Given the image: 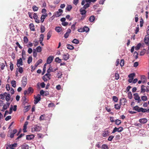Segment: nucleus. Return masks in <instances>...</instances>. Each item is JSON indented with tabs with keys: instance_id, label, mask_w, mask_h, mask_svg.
I'll use <instances>...</instances> for the list:
<instances>
[{
	"instance_id": "69168bd1",
	"label": "nucleus",
	"mask_w": 149,
	"mask_h": 149,
	"mask_svg": "<svg viewBox=\"0 0 149 149\" xmlns=\"http://www.w3.org/2000/svg\"><path fill=\"white\" fill-rule=\"evenodd\" d=\"M18 71L20 73H22L23 72V68L22 67L19 66L18 67Z\"/></svg>"
},
{
	"instance_id": "c85d7f7f",
	"label": "nucleus",
	"mask_w": 149,
	"mask_h": 149,
	"mask_svg": "<svg viewBox=\"0 0 149 149\" xmlns=\"http://www.w3.org/2000/svg\"><path fill=\"white\" fill-rule=\"evenodd\" d=\"M28 39L27 38V37L26 36H25L23 38V41L24 42L25 44H27L28 42Z\"/></svg>"
},
{
	"instance_id": "603ef678",
	"label": "nucleus",
	"mask_w": 149,
	"mask_h": 149,
	"mask_svg": "<svg viewBox=\"0 0 149 149\" xmlns=\"http://www.w3.org/2000/svg\"><path fill=\"white\" fill-rule=\"evenodd\" d=\"M124 61L123 59H121L120 63V65L121 67L124 65Z\"/></svg>"
},
{
	"instance_id": "774afa93",
	"label": "nucleus",
	"mask_w": 149,
	"mask_h": 149,
	"mask_svg": "<svg viewBox=\"0 0 149 149\" xmlns=\"http://www.w3.org/2000/svg\"><path fill=\"white\" fill-rule=\"evenodd\" d=\"M54 104L53 103H51L49 104L48 106L49 107H53L54 106Z\"/></svg>"
},
{
	"instance_id": "5fc2aeb1",
	"label": "nucleus",
	"mask_w": 149,
	"mask_h": 149,
	"mask_svg": "<svg viewBox=\"0 0 149 149\" xmlns=\"http://www.w3.org/2000/svg\"><path fill=\"white\" fill-rule=\"evenodd\" d=\"M32 60V58L31 56H29L28 59L27 61V63L28 64H30Z\"/></svg>"
},
{
	"instance_id": "a19ab883",
	"label": "nucleus",
	"mask_w": 149,
	"mask_h": 149,
	"mask_svg": "<svg viewBox=\"0 0 149 149\" xmlns=\"http://www.w3.org/2000/svg\"><path fill=\"white\" fill-rule=\"evenodd\" d=\"M55 30L58 32H60L62 30V29L60 27H56L55 28Z\"/></svg>"
},
{
	"instance_id": "39448f33",
	"label": "nucleus",
	"mask_w": 149,
	"mask_h": 149,
	"mask_svg": "<svg viewBox=\"0 0 149 149\" xmlns=\"http://www.w3.org/2000/svg\"><path fill=\"white\" fill-rule=\"evenodd\" d=\"M134 98L136 100L138 101V103H140L141 101V100L140 99V97L138 93H135L134 94Z\"/></svg>"
},
{
	"instance_id": "58836bf2",
	"label": "nucleus",
	"mask_w": 149,
	"mask_h": 149,
	"mask_svg": "<svg viewBox=\"0 0 149 149\" xmlns=\"http://www.w3.org/2000/svg\"><path fill=\"white\" fill-rule=\"evenodd\" d=\"M138 54L136 52H135L134 53V55L135 59H137L138 58Z\"/></svg>"
},
{
	"instance_id": "680f3d73",
	"label": "nucleus",
	"mask_w": 149,
	"mask_h": 149,
	"mask_svg": "<svg viewBox=\"0 0 149 149\" xmlns=\"http://www.w3.org/2000/svg\"><path fill=\"white\" fill-rule=\"evenodd\" d=\"M45 93V92L43 90H41L40 92V95H41L43 96H44Z\"/></svg>"
},
{
	"instance_id": "a878e982",
	"label": "nucleus",
	"mask_w": 149,
	"mask_h": 149,
	"mask_svg": "<svg viewBox=\"0 0 149 149\" xmlns=\"http://www.w3.org/2000/svg\"><path fill=\"white\" fill-rule=\"evenodd\" d=\"M67 47L68 49L70 50H72L74 49V47L72 45L70 44L67 45Z\"/></svg>"
},
{
	"instance_id": "aec40b11",
	"label": "nucleus",
	"mask_w": 149,
	"mask_h": 149,
	"mask_svg": "<svg viewBox=\"0 0 149 149\" xmlns=\"http://www.w3.org/2000/svg\"><path fill=\"white\" fill-rule=\"evenodd\" d=\"M81 14L82 15H86V11L85 9H82L81 8L80 10Z\"/></svg>"
},
{
	"instance_id": "72a5a7b5",
	"label": "nucleus",
	"mask_w": 149,
	"mask_h": 149,
	"mask_svg": "<svg viewBox=\"0 0 149 149\" xmlns=\"http://www.w3.org/2000/svg\"><path fill=\"white\" fill-rule=\"evenodd\" d=\"M31 108L30 106H27L25 107L24 111L25 112L28 111Z\"/></svg>"
},
{
	"instance_id": "79ce46f5",
	"label": "nucleus",
	"mask_w": 149,
	"mask_h": 149,
	"mask_svg": "<svg viewBox=\"0 0 149 149\" xmlns=\"http://www.w3.org/2000/svg\"><path fill=\"white\" fill-rule=\"evenodd\" d=\"M36 50L38 52H40L42 51V48L40 46H39L38 47L36 48Z\"/></svg>"
},
{
	"instance_id": "49530a36",
	"label": "nucleus",
	"mask_w": 149,
	"mask_h": 149,
	"mask_svg": "<svg viewBox=\"0 0 149 149\" xmlns=\"http://www.w3.org/2000/svg\"><path fill=\"white\" fill-rule=\"evenodd\" d=\"M54 15L56 17H58L60 16L61 15V14L59 13V12L57 11L54 13Z\"/></svg>"
},
{
	"instance_id": "f3484780",
	"label": "nucleus",
	"mask_w": 149,
	"mask_h": 149,
	"mask_svg": "<svg viewBox=\"0 0 149 149\" xmlns=\"http://www.w3.org/2000/svg\"><path fill=\"white\" fill-rule=\"evenodd\" d=\"M144 42L146 45L149 44V38L147 35H146L144 39Z\"/></svg>"
},
{
	"instance_id": "393cba45",
	"label": "nucleus",
	"mask_w": 149,
	"mask_h": 149,
	"mask_svg": "<svg viewBox=\"0 0 149 149\" xmlns=\"http://www.w3.org/2000/svg\"><path fill=\"white\" fill-rule=\"evenodd\" d=\"M44 37V35L43 34H42L40 35V38H39V42L40 43H41L42 42Z\"/></svg>"
},
{
	"instance_id": "13d9d810",
	"label": "nucleus",
	"mask_w": 149,
	"mask_h": 149,
	"mask_svg": "<svg viewBox=\"0 0 149 149\" xmlns=\"http://www.w3.org/2000/svg\"><path fill=\"white\" fill-rule=\"evenodd\" d=\"M113 100L115 102H117L118 101V98L117 97L115 96L113 97Z\"/></svg>"
},
{
	"instance_id": "c03bdc74",
	"label": "nucleus",
	"mask_w": 149,
	"mask_h": 149,
	"mask_svg": "<svg viewBox=\"0 0 149 149\" xmlns=\"http://www.w3.org/2000/svg\"><path fill=\"white\" fill-rule=\"evenodd\" d=\"M32 9L34 11H37L38 9V8L36 5H34L33 6Z\"/></svg>"
},
{
	"instance_id": "2eb2a0df",
	"label": "nucleus",
	"mask_w": 149,
	"mask_h": 149,
	"mask_svg": "<svg viewBox=\"0 0 149 149\" xmlns=\"http://www.w3.org/2000/svg\"><path fill=\"white\" fill-rule=\"evenodd\" d=\"M148 120L146 118H143L140 119L139 120V121L140 123L144 124L147 122Z\"/></svg>"
},
{
	"instance_id": "de8ad7c7",
	"label": "nucleus",
	"mask_w": 149,
	"mask_h": 149,
	"mask_svg": "<svg viewBox=\"0 0 149 149\" xmlns=\"http://www.w3.org/2000/svg\"><path fill=\"white\" fill-rule=\"evenodd\" d=\"M72 42L74 43H75V44H78L79 43V41L78 40H77L76 39H74V40L72 41Z\"/></svg>"
},
{
	"instance_id": "5701e85b",
	"label": "nucleus",
	"mask_w": 149,
	"mask_h": 149,
	"mask_svg": "<svg viewBox=\"0 0 149 149\" xmlns=\"http://www.w3.org/2000/svg\"><path fill=\"white\" fill-rule=\"evenodd\" d=\"M95 19V17L94 16L92 15L90 16L89 18V20L91 22H93Z\"/></svg>"
},
{
	"instance_id": "423d86ee",
	"label": "nucleus",
	"mask_w": 149,
	"mask_h": 149,
	"mask_svg": "<svg viewBox=\"0 0 149 149\" xmlns=\"http://www.w3.org/2000/svg\"><path fill=\"white\" fill-rule=\"evenodd\" d=\"M33 18L35 20V21L36 23H40V21L39 19V17L37 15V13H34Z\"/></svg>"
},
{
	"instance_id": "6e6d98bb",
	"label": "nucleus",
	"mask_w": 149,
	"mask_h": 149,
	"mask_svg": "<svg viewBox=\"0 0 149 149\" xmlns=\"http://www.w3.org/2000/svg\"><path fill=\"white\" fill-rule=\"evenodd\" d=\"M55 61L56 62H58V63H61V60L58 57H56L55 58Z\"/></svg>"
},
{
	"instance_id": "e433bc0d",
	"label": "nucleus",
	"mask_w": 149,
	"mask_h": 149,
	"mask_svg": "<svg viewBox=\"0 0 149 149\" xmlns=\"http://www.w3.org/2000/svg\"><path fill=\"white\" fill-rule=\"evenodd\" d=\"M83 29L84 32H87L89 31V28L86 26H84L83 27Z\"/></svg>"
},
{
	"instance_id": "c756f323",
	"label": "nucleus",
	"mask_w": 149,
	"mask_h": 149,
	"mask_svg": "<svg viewBox=\"0 0 149 149\" xmlns=\"http://www.w3.org/2000/svg\"><path fill=\"white\" fill-rule=\"evenodd\" d=\"M140 108L139 106H136L133 108V110L136 111L138 112H140L139 110H140Z\"/></svg>"
},
{
	"instance_id": "bb28decb",
	"label": "nucleus",
	"mask_w": 149,
	"mask_h": 149,
	"mask_svg": "<svg viewBox=\"0 0 149 149\" xmlns=\"http://www.w3.org/2000/svg\"><path fill=\"white\" fill-rule=\"evenodd\" d=\"M10 94H8L6 97V100L7 102H8L10 99Z\"/></svg>"
},
{
	"instance_id": "4be33fe9",
	"label": "nucleus",
	"mask_w": 149,
	"mask_h": 149,
	"mask_svg": "<svg viewBox=\"0 0 149 149\" xmlns=\"http://www.w3.org/2000/svg\"><path fill=\"white\" fill-rule=\"evenodd\" d=\"M22 100L23 102V103L24 104H25L26 103H27L26 96H23L22 97Z\"/></svg>"
},
{
	"instance_id": "1a4fd4ad",
	"label": "nucleus",
	"mask_w": 149,
	"mask_h": 149,
	"mask_svg": "<svg viewBox=\"0 0 149 149\" xmlns=\"http://www.w3.org/2000/svg\"><path fill=\"white\" fill-rule=\"evenodd\" d=\"M23 65V62L22 59V58H20L19 59L17 60V67H19L20 65Z\"/></svg>"
},
{
	"instance_id": "bf43d9fd",
	"label": "nucleus",
	"mask_w": 149,
	"mask_h": 149,
	"mask_svg": "<svg viewBox=\"0 0 149 149\" xmlns=\"http://www.w3.org/2000/svg\"><path fill=\"white\" fill-rule=\"evenodd\" d=\"M45 76L46 77L48 78V80H49L50 79V76H51V74L49 73H47L45 75Z\"/></svg>"
},
{
	"instance_id": "a211bd4d",
	"label": "nucleus",
	"mask_w": 149,
	"mask_h": 149,
	"mask_svg": "<svg viewBox=\"0 0 149 149\" xmlns=\"http://www.w3.org/2000/svg\"><path fill=\"white\" fill-rule=\"evenodd\" d=\"M30 29L31 31H34L35 30L34 26L33 23H31L29 25Z\"/></svg>"
},
{
	"instance_id": "f03ea898",
	"label": "nucleus",
	"mask_w": 149,
	"mask_h": 149,
	"mask_svg": "<svg viewBox=\"0 0 149 149\" xmlns=\"http://www.w3.org/2000/svg\"><path fill=\"white\" fill-rule=\"evenodd\" d=\"M33 89L32 87H29L28 88L27 90H25L24 91V95H26V94H32L33 93Z\"/></svg>"
},
{
	"instance_id": "0e129e2a",
	"label": "nucleus",
	"mask_w": 149,
	"mask_h": 149,
	"mask_svg": "<svg viewBox=\"0 0 149 149\" xmlns=\"http://www.w3.org/2000/svg\"><path fill=\"white\" fill-rule=\"evenodd\" d=\"M128 96L129 98L130 99H131L132 98V93L131 92H129V93H128Z\"/></svg>"
},
{
	"instance_id": "cd10ccee",
	"label": "nucleus",
	"mask_w": 149,
	"mask_h": 149,
	"mask_svg": "<svg viewBox=\"0 0 149 149\" xmlns=\"http://www.w3.org/2000/svg\"><path fill=\"white\" fill-rule=\"evenodd\" d=\"M11 84L12 86L15 88L16 86V82L15 80H13L11 81Z\"/></svg>"
},
{
	"instance_id": "e2e57ef3",
	"label": "nucleus",
	"mask_w": 149,
	"mask_h": 149,
	"mask_svg": "<svg viewBox=\"0 0 149 149\" xmlns=\"http://www.w3.org/2000/svg\"><path fill=\"white\" fill-rule=\"evenodd\" d=\"M10 68L11 71H12L13 70V64L11 62H10Z\"/></svg>"
},
{
	"instance_id": "f8f14e48",
	"label": "nucleus",
	"mask_w": 149,
	"mask_h": 149,
	"mask_svg": "<svg viewBox=\"0 0 149 149\" xmlns=\"http://www.w3.org/2000/svg\"><path fill=\"white\" fill-rule=\"evenodd\" d=\"M27 80V79L25 77H23L22 79V86H23L24 87L25 86L26 84Z\"/></svg>"
},
{
	"instance_id": "0eeeda50",
	"label": "nucleus",
	"mask_w": 149,
	"mask_h": 149,
	"mask_svg": "<svg viewBox=\"0 0 149 149\" xmlns=\"http://www.w3.org/2000/svg\"><path fill=\"white\" fill-rule=\"evenodd\" d=\"M54 58V57L52 56H50L48 57L47 60V63L50 64L51 63Z\"/></svg>"
},
{
	"instance_id": "dca6fc26",
	"label": "nucleus",
	"mask_w": 149,
	"mask_h": 149,
	"mask_svg": "<svg viewBox=\"0 0 149 149\" xmlns=\"http://www.w3.org/2000/svg\"><path fill=\"white\" fill-rule=\"evenodd\" d=\"M34 136L33 134L27 135L26 136V139L27 140H31L34 138Z\"/></svg>"
},
{
	"instance_id": "864d4df0",
	"label": "nucleus",
	"mask_w": 149,
	"mask_h": 149,
	"mask_svg": "<svg viewBox=\"0 0 149 149\" xmlns=\"http://www.w3.org/2000/svg\"><path fill=\"white\" fill-rule=\"evenodd\" d=\"M142 100L143 101H146L147 100V97L146 96H143L141 97Z\"/></svg>"
},
{
	"instance_id": "6ab92c4d",
	"label": "nucleus",
	"mask_w": 149,
	"mask_h": 149,
	"mask_svg": "<svg viewBox=\"0 0 149 149\" xmlns=\"http://www.w3.org/2000/svg\"><path fill=\"white\" fill-rule=\"evenodd\" d=\"M63 58L65 60H67L69 58V55L67 53L64 54Z\"/></svg>"
},
{
	"instance_id": "6e6552de",
	"label": "nucleus",
	"mask_w": 149,
	"mask_h": 149,
	"mask_svg": "<svg viewBox=\"0 0 149 149\" xmlns=\"http://www.w3.org/2000/svg\"><path fill=\"white\" fill-rule=\"evenodd\" d=\"M34 104H36L41 99L40 95L38 94L37 95V97H34Z\"/></svg>"
},
{
	"instance_id": "ddd939ff",
	"label": "nucleus",
	"mask_w": 149,
	"mask_h": 149,
	"mask_svg": "<svg viewBox=\"0 0 149 149\" xmlns=\"http://www.w3.org/2000/svg\"><path fill=\"white\" fill-rule=\"evenodd\" d=\"M108 130H104L102 131V136L104 137H106L109 135Z\"/></svg>"
},
{
	"instance_id": "473e14b6",
	"label": "nucleus",
	"mask_w": 149,
	"mask_h": 149,
	"mask_svg": "<svg viewBox=\"0 0 149 149\" xmlns=\"http://www.w3.org/2000/svg\"><path fill=\"white\" fill-rule=\"evenodd\" d=\"M135 76V74L134 73L130 74L128 75V77L130 78L134 79V77Z\"/></svg>"
},
{
	"instance_id": "7ed1b4c3",
	"label": "nucleus",
	"mask_w": 149,
	"mask_h": 149,
	"mask_svg": "<svg viewBox=\"0 0 149 149\" xmlns=\"http://www.w3.org/2000/svg\"><path fill=\"white\" fill-rule=\"evenodd\" d=\"M42 61L41 59H39L38 61L32 67V70H34L36 69V68L41 63H42Z\"/></svg>"
},
{
	"instance_id": "09e8293b",
	"label": "nucleus",
	"mask_w": 149,
	"mask_h": 149,
	"mask_svg": "<svg viewBox=\"0 0 149 149\" xmlns=\"http://www.w3.org/2000/svg\"><path fill=\"white\" fill-rule=\"evenodd\" d=\"M115 79L116 80H118L120 77V76L119 74L117 73H115Z\"/></svg>"
},
{
	"instance_id": "338daca9",
	"label": "nucleus",
	"mask_w": 149,
	"mask_h": 149,
	"mask_svg": "<svg viewBox=\"0 0 149 149\" xmlns=\"http://www.w3.org/2000/svg\"><path fill=\"white\" fill-rule=\"evenodd\" d=\"M143 21L142 18L141 19L140 21V26L142 27L143 26Z\"/></svg>"
},
{
	"instance_id": "4468645a",
	"label": "nucleus",
	"mask_w": 149,
	"mask_h": 149,
	"mask_svg": "<svg viewBox=\"0 0 149 149\" xmlns=\"http://www.w3.org/2000/svg\"><path fill=\"white\" fill-rule=\"evenodd\" d=\"M71 30L70 29H68L67 32L65 34L64 37L65 38H67L69 35V34L71 32Z\"/></svg>"
},
{
	"instance_id": "2f4dec72",
	"label": "nucleus",
	"mask_w": 149,
	"mask_h": 149,
	"mask_svg": "<svg viewBox=\"0 0 149 149\" xmlns=\"http://www.w3.org/2000/svg\"><path fill=\"white\" fill-rule=\"evenodd\" d=\"M145 86L144 85H142L141 86V92L144 93L146 91V89L145 88Z\"/></svg>"
},
{
	"instance_id": "3c124183",
	"label": "nucleus",
	"mask_w": 149,
	"mask_h": 149,
	"mask_svg": "<svg viewBox=\"0 0 149 149\" xmlns=\"http://www.w3.org/2000/svg\"><path fill=\"white\" fill-rule=\"evenodd\" d=\"M90 6V4L88 3H87L85 5H84L83 6V8L84 9H86Z\"/></svg>"
},
{
	"instance_id": "b1692460",
	"label": "nucleus",
	"mask_w": 149,
	"mask_h": 149,
	"mask_svg": "<svg viewBox=\"0 0 149 149\" xmlns=\"http://www.w3.org/2000/svg\"><path fill=\"white\" fill-rule=\"evenodd\" d=\"M52 35V31H49L47 33V40H49L51 37Z\"/></svg>"
},
{
	"instance_id": "4d7b16f0",
	"label": "nucleus",
	"mask_w": 149,
	"mask_h": 149,
	"mask_svg": "<svg viewBox=\"0 0 149 149\" xmlns=\"http://www.w3.org/2000/svg\"><path fill=\"white\" fill-rule=\"evenodd\" d=\"M76 22H75L74 24H72L71 26V29L73 31H74L75 30V26L76 24Z\"/></svg>"
},
{
	"instance_id": "f704fd0d",
	"label": "nucleus",
	"mask_w": 149,
	"mask_h": 149,
	"mask_svg": "<svg viewBox=\"0 0 149 149\" xmlns=\"http://www.w3.org/2000/svg\"><path fill=\"white\" fill-rule=\"evenodd\" d=\"M141 44L140 43H139L135 47V50H138L141 47Z\"/></svg>"
},
{
	"instance_id": "052dcab7",
	"label": "nucleus",
	"mask_w": 149,
	"mask_h": 149,
	"mask_svg": "<svg viewBox=\"0 0 149 149\" xmlns=\"http://www.w3.org/2000/svg\"><path fill=\"white\" fill-rule=\"evenodd\" d=\"M33 43L35 46H36L38 44V41L36 39H35V40L33 41Z\"/></svg>"
},
{
	"instance_id": "37998d69",
	"label": "nucleus",
	"mask_w": 149,
	"mask_h": 149,
	"mask_svg": "<svg viewBox=\"0 0 149 149\" xmlns=\"http://www.w3.org/2000/svg\"><path fill=\"white\" fill-rule=\"evenodd\" d=\"M72 7L70 5L68 6L66 8V10H67L68 11H70L72 9Z\"/></svg>"
},
{
	"instance_id": "4c0bfd02",
	"label": "nucleus",
	"mask_w": 149,
	"mask_h": 149,
	"mask_svg": "<svg viewBox=\"0 0 149 149\" xmlns=\"http://www.w3.org/2000/svg\"><path fill=\"white\" fill-rule=\"evenodd\" d=\"M41 32L42 33H43L45 30V27L44 26L41 25L40 27Z\"/></svg>"
},
{
	"instance_id": "9d476101",
	"label": "nucleus",
	"mask_w": 149,
	"mask_h": 149,
	"mask_svg": "<svg viewBox=\"0 0 149 149\" xmlns=\"http://www.w3.org/2000/svg\"><path fill=\"white\" fill-rule=\"evenodd\" d=\"M58 70V68H56L55 69H53L52 68L51 65H50L49 68L47 70V72L48 73H50L51 72H54Z\"/></svg>"
},
{
	"instance_id": "ea45409f",
	"label": "nucleus",
	"mask_w": 149,
	"mask_h": 149,
	"mask_svg": "<svg viewBox=\"0 0 149 149\" xmlns=\"http://www.w3.org/2000/svg\"><path fill=\"white\" fill-rule=\"evenodd\" d=\"M115 124L118 125H119L121 123V121L119 119H117L115 121Z\"/></svg>"
},
{
	"instance_id": "7c9ffc66",
	"label": "nucleus",
	"mask_w": 149,
	"mask_h": 149,
	"mask_svg": "<svg viewBox=\"0 0 149 149\" xmlns=\"http://www.w3.org/2000/svg\"><path fill=\"white\" fill-rule=\"evenodd\" d=\"M121 105L117 104H115V108L117 110L119 109L120 108Z\"/></svg>"
},
{
	"instance_id": "9b49d317",
	"label": "nucleus",
	"mask_w": 149,
	"mask_h": 149,
	"mask_svg": "<svg viewBox=\"0 0 149 149\" xmlns=\"http://www.w3.org/2000/svg\"><path fill=\"white\" fill-rule=\"evenodd\" d=\"M48 15L47 13H44L42 14L40 18V22L41 23H43L45 19L47 16Z\"/></svg>"
},
{
	"instance_id": "a18cd8bd",
	"label": "nucleus",
	"mask_w": 149,
	"mask_h": 149,
	"mask_svg": "<svg viewBox=\"0 0 149 149\" xmlns=\"http://www.w3.org/2000/svg\"><path fill=\"white\" fill-rule=\"evenodd\" d=\"M102 149H108V146L106 144H103L102 146Z\"/></svg>"
},
{
	"instance_id": "412c9836",
	"label": "nucleus",
	"mask_w": 149,
	"mask_h": 149,
	"mask_svg": "<svg viewBox=\"0 0 149 149\" xmlns=\"http://www.w3.org/2000/svg\"><path fill=\"white\" fill-rule=\"evenodd\" d=\"M22 149H29V146L26 144H24L21 146Z\"/></svg>"
},
{
	"instance_id": "f257e3e1",
	"label": "nucleus",
	"mask_w": 149,
	"mask_h": 149,
	"mask_svg": "<svg viewBox=\"0 0 149 149\" xmlns=\"http://www.w3.org/2000/svg\"><path fill=\"white\" fill-rule=\"evenodd\" d=\"M42 129V127L40 125H36L31 128V132H38L40 131Z\"/></svg>"
},
{
	"instance_id": "c9c22d12",
	"label": "nucleus",
	"mask_w": 149,
	"mask_h": 149,
	"mask_svg": "<svg viewBox=\"0 0 149 149\" xmlns=\"http://www.w3.org/2000/svg\"><path fill=\"white\" fill-rule=\"evenodd\" d=\"M140 112H142L143 113H145L147 112V109H143L142 107L140 108V110H139Z\"/></svg>"
},
{
	"instance_id": "8fccbe9b",
	"label": "nucleus",
	"mask_w": 149,
	"mask_h": 149,
	"mask_svg": "<svg viewBox=\"0 0 149 149\" xmlns=\"http://www.w3.org/2000/svg\"><path fill=\"white\" fill-rule=\"evenodd\" d=\"M63 74L60 72H59L58 73L57 77L58 78H61Z\"/></svg>"
},
{
	"instance_id": "20e7f679",
	"label": "nucleus",
	"mask_w": 149,
	"mask_h": 149,
	"mask_svg": "<svg viewBox=\"0 0 149 149\" xmlns=\"http://www.w3.org/2000/svg\"><path fill=\"white\" fill-rule=\"evenodd\" d=\"M123 130V127H120L118 128L116 127H115L114 128L113 131L112 132V133H114L116 131L119 132H121Z\"/></svg>"
}]
</instances>
